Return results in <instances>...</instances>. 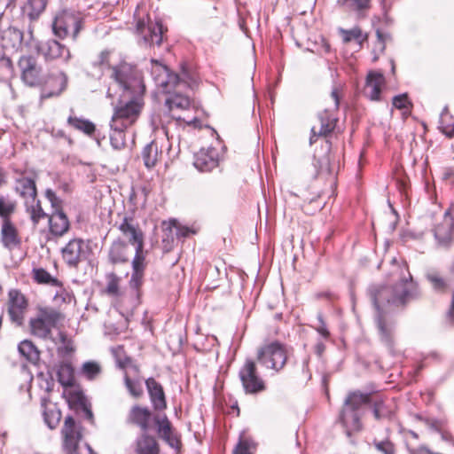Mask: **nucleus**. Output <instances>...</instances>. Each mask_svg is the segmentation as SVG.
I'll use <instances>...</instances> for the list:
<instances>
[{"label": "nucleus", "instance_id": "nucleus-18", "mask_svg": "<svg viewBox=\"0 0 454 454\" xmlns=\"http://www.w3.org/2000/svg\"><path fill=\"white\" fill-rule=\"evenodd\" d=\"M454 231V206L444 215L443 220L434 229V236L439 247H449L452 244Z\"/></svg>", "mask_w": 454, "mask_h": 454}, {"label": "nucleus", "instance_id": "nucleus-49", "mask_svg": "<svg viewBox=\"0 0 454 454\" xmlns=\"http://www.w3.org/2000/svg\"><path fill=\"white\" fill-rule=\"evenodd\" d=\"M114 356L115 357V361L119 368L122 370H126L128 365L131 364V357L126 356L124 353L123 348L119 346L116 348L113 349Z\"/></svg>", "mask_w": 454, "mask_h": 454}, {"label": "nucleus", "instance_id": "nucleus-10", "mask_svg": "<svg viewBox=\"0 0 454 454\" xmlns=\"http://www.w3.org/2000/svg\"><path fill=\"white\" fill-rule=\"evenodd\" d=\"M60 317L61 314L54 309H40L37 316L29 321L31 333L41 339H47L51 328L55 327Z\"/></svg>", "mask_w": 454, "mask_h": 454}, {"label": "nucleus", "instance_id": "nucleus-22", "mask_svg": "<svg viewBox=\"0 0 454 454\" xmlns=\"http://www.w3.org/2000/svg\"><path fill=\"white\" fill-rule=\"evenodd\" d=\"M151 419L152 412L148 408L134 405L127 416V423L137 426L142 433H145L150 429Z\"/></svg>", "mask_w": 454, "mask_h": 454}, {"label": "nucleus", "instance_id": "nucleus-23", "mask_svg": "<svg viewBox=\"0 0 454 454\" xmlns=\"http://www.w3.org/2000/svg\"><path fill=\"white\" fill-rule=\"evenodd\" d=\"M47 217L50 233L54 237H62L69 231L70 223L64 211H52Z\"/></svg>", "mask_w": 454, "mask_h": 454}, {"label": "nucleus", "instance_id": "nucleus-7", "mask_svg": "<svg viewBox=\"0 0 454 454\" xmlns=\"http://www.w3.org/2000/svg\"><path fill=\"white\" fill-rule=\"evenodd\" d=\"M288 357L286 346L279 341L266 343L257 349L258 363L269 370L280 372L286 365Z\"/></svg>", "mask_w": 454, "mask_h": 454}, {"label": "nucleus", "instance_id": "nucleus-37", "mask_svg": "<svg viewBox=\"0 0 454 454\" xmlns=\"http://www.w3.org/2000/svg\"><path fill=\"white\" fill-rule=\"evenodd\" d=\"M19 352L29 363L35 364L40 359V352L30 340H22L18 346Z\"/></svg>", "mask_w": 454, "mask_h": 454}, {"label": "nucleus", "instance_id": "nucleus-53", "mask_svg": "<svg viewBox=\"0 0 454 454\" xmlns=\"http://www.w3.org/2000/svg\"><path fill=\"white\" fill-rule=\"evenodd\" d=\"M318 324L315 326V330L321 335L322 338L327 340L330 337V333L327 329L326 324L324 320L323 314L318 312L317 315Z\"/></svg>", "mask_w": 454, "mask_h": 454}, {"label": "nucleus", "instance_id": "nucleus-45", "mask_svg": "<svg viewBox=\"0 0 454 454\" xmlns=\"http://www.w3.org/2000/svg\"><path fill=\"white\" fill-rule=\"evenodd\" d=\"M106 293L109 296L118 297L121 294L120 283L121 278L114 272H109L106 275Z\"/></svg>", "mask_w": 454, "mask_h": 454}, {"label": "nucleus", "instance_id": "nucleus-62", "mask_svg": "<svg viewBox=\"0 0 454 454\" xmlns=\"http://www.w3.org/2000/svg\"><path fill=\"white\" fill-rule=\"evenodd\" d=\"M442 178L454 182V168H445L442 172Z\"/></svg>", "mask_w": 454, "mask_h": 454}, {"label": "nucleus", "instance_id": "nucleus-24", "mask_svg": "<svg viewBox=\"0 0 454 454\" xmlns=\"http://www.w3.org/2000/svg\"><path fill=\"white\" fill-rule=\"evenodd\" d=\"M385 84V77L380 72H370L366 78L364 94L372 101L380 100L381 88Z\"/></svg>", "mask_w": 454, "mask_h": 454}, {"label": "nucleus", "instance_id": "nucleus-46", "mask_svg": "<svg viewBox=\"0 0 454 454\" xmlns=\"http://www.w3.org/2000/svg\"><path fill=\"white\" fill-rule=\"evenodd\" d=\"M34 279L39 284H45L51 286H59L61 288L60 282L53 278L47 270L44 269H35L33 270Z\"/></svg>", "mask_w": 454, "mask_h": 454}, {"label": "nucleus", "instance_id": "nucleus-38", "mask_svg": "<svg viewBox=\"0 0 454 454\" xmlns=\"http://www.w3.org/2000/svg\"><path fill=\"white\" fill-rule=\"evenodd\" d=\"M57 376L63 387H72L74 383V369L70 363H61L58 367Z\"/></svg>", "mask_w": 454, "mask_h": 454}, {"label": "nucleus", "instance_id": "nucleus-54", "mask_svg": "<svg viewBox=\"0 0 454 454\" xmlns=\"http://www.w3.org/2000/svg\"><path fill=\"white\" fill-rule=\"evenodd\" d=\"M374 446L377 450H379L380 452H382L383 454H395V453L394 444L388 440L375 442Z\"/></svg>", "mask_w": 454, "mask_h": 454}, {"label": "nucleus", "instance_id": "nucleus-44", "mask_svg": "<svg viewBox=\"0 0 454 454\" xmlns=\"http://www.w3.org/2000/svg\"><path fill=\"white\" fill-rule=\"evenodd\" d=\"M17 202L14 200L0 195V217L3 221L11 219V216L15 213Z\"/></svg>", "mask_w": 454, "mask_h": 454}, {"label": "nucleus", "instance_id": "nucleus-63", "mask_svg": "<svg viewBox=\"0 0 454 454\" xmlns=\"http://www.w3.org/2000/svg\"><path fill=\"white\" fill-rule=\"evenodd\" d=\"M314 350L318 356H321L325 350V345L323 341L319 340L316 343Z\"/></svg>", "mask_w": 454, "mask_h": 454}, {"label": "nucleus", "instance_id": "nucleus-5", "mask_svg": "<svg viewBox=\"0 0 454 454\" xmlns=\"http://www.w3.org/2000/svg\"><path fill=\"white\" fill-rule=\"evenodd\" d=\"M111 78L114 79L116 86L121 91L120 97L126 95L142 96L145 93V86L143 82L141 72L127 62H121L112 67Z\"/></svg>", "mask_w": 454, "mask_h": 454}, {"label": "nucleus", "instance_id": "nucleus-28", "mask_svg": "<svg viewBox=\"0 0 454 454\" xmlns=\"http://www.w3.org/2000/svg\"><path fill=\"white\" fill-rule=\"evenodd\" d=\"M108 259L112 264H121L129 261V246L123 240H114L108 252Z\"/></svg>", "mask_w": 454, "mask_h": 454}, {"label": "nucleus", "instance_id": "nucleus-12", "mask_svg": "<svg viewBox=\"0 0 454 454\" xmlns=\"http://www.w3.org/2000/svg\"><path fill=\"white\" fill-rule=\"evenodd\" d=\"M37 173L33 169L14 171V192L23 200L37 196Z\"/></svg>", "mask_w": 454, "mask_h": 454}, {"label": "nucleus", "instance_id": "nucleus-8", "mask_svg": "<svg viewBox=\"0 0 454 454\" xmlns=\"http://www.w3.org/2000/svg\"><path fill=\"white\" fill-rule=\"evenodd\" d=\"M82 19L79 12L64 10L55 17L52 23V31L60 39L71 35L75 40L82 28Z\"/></svg>", "mask_w": 454, "mask_h": 454}, {"label": "nucleus", "instance_id": "nucleus-14", "mask_svg": "<svg viewBox=\"0 0 454 454\" xmlns=\"http://www.w3.org/2000/svg\"><path fill=\"white\" fill-rule=\"evenodd\" d=\"M35 49L37 53L42 55L47 62L59 59L67 63L71 59L69 49L55 39L36 43Z\"/></svg>", "mask_w": 454, "mask_h": 454}, {"label": "nucleus", "instance_id": "nucleus-41", "mask_svg": "<svg viewBox=\"0 0 454 454\" xmlns=\"http://www.w3.org/2000/svg\"><path fill=\"white\" fill-rule=\"evenodd\" d=\"M370 403H372V413L376 420H380L391 417L392 411L385 403L383 398L378 397L374 400L371 398Z\"/></svg>", "mask_w": 454, "mask_h": 454}, {"label": "nucleus", "instance_id": "nucleus-16", "mask_svg": "<svg viewBox=\"0 0 454 454\" xmlns=\"http://www.w3.org/2000/svg\"><path fill=\"white\" fill-rule=\"evenodd\" d=\"M27 301L24 294L17 289H12L8 294L7 310L12 323L21 326L27 310Z\"/></svg>", "mask_w": 454, "mask_h": 454}, {"label": "nucleus", "instance_id": "nucleus-19", "mask_svg": "<svg viewBox=\"0 0 454 454\" xmlns=\"http://www.w3.org/2000/svg\"><path fill=\"white\" fill-rule=\"evenodd\" d=\"M137 30L145 44L160 45L162 43L164 29L160 20L153 21L149 18L147 23L140 20L137 22Z\"/></svg>", "mask_w": 454, "mask_h": 454}, {"label": "nucleus", "instance_id": "nucleus-26", "mask_svg": "<svg viewBox=\"0 0 454 454\" xmlns=\"http://www.w3.org/2000/svg\"><path fill=\"white\" fill-rule=\"evenodd\" d=\"M136 454H159L160 447L153 436L142 433L135 441Z\"/></svg>", "mask_w": 454, "mask_h": 454}, {"label": "nucleus", "instance_id": "nucleus-31", "mask_svg": "<svg viewBox=\"0 0 454 454\" xmlns=\"http://www.w3.org/2000/svg\"><path fill=\"white\" fill-rule=\"evenodd\" d=\"M26 212L29 215L31 221L35 225L38 224L40 220L46 218L48 215L42 207V203L37 196H33L24 200Z\"/></svg>", "mask_w": 454, "mask_h": 454}, {"label": "nucleus", "instance_id": "nucleus-52", "mask_svg": "<svg viewBox=\"0 0 454 454\" xmlns=\"http://www.w3.org/2000/svg\"><path fill=\"white\" fill-rule=\"evenodd\" d=\"M45 198L50 201L52 211H63L62 210V200L59 198L55 192L51 189H46Z\"/></svg>", "mask_w": 454, "mask_h": 454}, {"label": "nucleus", "instance_id": "nucleus-33", "mask_svg": "<svg viewBox=\"0 0 454 454\" xmlns=\"http://www.w3.org/2000/svg\"><path fill=\"white\" fill-rule=\"evenodd\" d=\"M48 2L49 0H27L23 7V12L30 22L39 19L41 14L44 12Z\"/></svg>", "mask_w": 454, "mask_h": 454}, {"label": "nucleus", "instance_id": "nucleus-2", "mask_svg": "<svg viewBox=\"0 0 454 454\" xmlns=\"http://www.w3.org/2000/svg\"><path fill=\"white\" fill-rule=\"evenodd\" d=\"M119 230L129 239V242L136 247V254L131 262L132 273L129 281L132 295V309H134L141 303L142 286L146 268L144 235L132 216H124L119 225Z\"/></svg>", "mask_w": 454, "mask_h": 454}, {"label": "nucleus", "instance_id": "nucleus-61", "mask_svg": "<svg viewBox=\"0 0 454 454\" xmlns=\"http://www.w3.org/2000/svg\"><path fill=\"white\" fill-rule=\"evenodd\" d=\"M376 35H377V38H378L379 49L382 51L385 49V42H386L387 38L388 37V35L384 34V33L380 32V30H377Z\"/></svg>", "mask_w": 454, "mask_h": 454}, {"label": "nucleus", "instance_id": "nucleus-17", "mask_svg": "<svg viewBox=\"0 0 454 454\" xmlns=\"http://www.w3.org/2000/svg\"><path fill=\"white\" fill-rule=\"evenodd\" d=\"M319 127L314 125L310 130L309 145L317 142L318 137H327L335 129L338 119L332 109H325L318 113Z\"/></svg>", "mask_w": 454, "mask_h": 454}, {"label": "nucleus", "instance_id": "nucleus-47", "mask_svg": "<svg viewBox=\"0 0 454 454\" xmlns=\"http://www.w3.org/2000/svg\"><path fill=\"white\" fill-rule=\"evenodd\" d=\"M101 366L95 361L85 362L81 368V374L89 380H93L101 373Z\"/></svg>", "mask_w": 454, "mask_h": 454}, {"label": "nucleus", "instance_id": "nucleus-20", "mask_svg": "<svg viewBox=\"0 0 454 454\" xmlns=\"http://www.w3.org/2000/svg\"><path fill=\"white\" fill-rule=\"evenodd\" d=\"M61 432L64 438L63 446L67 453L76 454L78 442L82 439V433L77 428L72 416H67L65 419Z\"/></svg>", "mask_w": 454, "mask_h": 454}, {"label": "nucleus", "instance_id": "nucleus-34", "mask_svg": "<svg viewBox=\"0 0 454 454\" xmlns=\"http://www.w3.org/2000/svg\"><path fill=\"white\" fill-rule=\"evenodd\" d=\"M47 403L48 399L42 398L41 405L43 408V419L49 428L54 429L60 421L61 412L56 406L47 407Z\"/></svg>", "mask_w": 454, "mask_h": 454}, {"label": "nucleus", "instance_id": "nucleus-15", "mask_svg": "<svg viewBox=\"0 0 454 454\" xmlns=\"http://www.w3.org/2000/svg\"><path fill=\"white\" fill-rule=\"evenodd\" d=\"M64 262L72 268L88 258L89 246L82 239H73L61 250Z\"/></svg>", "mask_w": 454, "mask_h": 454}, {"label": "nucleus", "instance_id": "nucleus-48", "mask_svg": "<svg viewBox=\"0 0 454 454\" xmlns=\"http://www.w3.org/2000/svg\"><path fill=\"white\" fill-rule=\"evenodd\" d=\"M154 422L157 425V433L160 438L174 432L171 423L166 416L162 418L155 417Z\"/></svg>", "mask_w": 454, "mask_h": 454}, {"label": "nucleus", "instance_id": "nucleus-40", "mask_svg": "<svg viewBox=\"0 0 454 454\" xmlns=\"http://www.w3.org/2000/svg\"><path fill=\"white\" fill-rule=\"evenodd\" d=\"M124 385L129 395L135 398L142 396L144 390L142 381L139 377L131 378L129 372H124Z\"/></svg>", "mask_w": 454, "mask_h": 454}, {"label": "nucleus", "instance_id": "nucleus-25", "mask_svg": "<svg viewBox=\"0 0 454 454\" xmlns=\"http://www.w3.org/2000/svg\"><path fill=\"white\" fill-rule=\"evenodd\" d=\"M145 385L153 408L158 411L164 410L167 403L162 386L153 378H148Z\"/></svg>", "mask_w": 454, "mask_h": 454}, {"label": "nucleus", "instance_id": "nucleus-55", "mask_svg": "<svg viewBox=\"0 0 454 454\" xmlns=\"http://www.w3.org/2000/svg\"><path fill=\"white\" fill-rule=\"evenodd\" d=\"M392 103L397 109H408L411 106V102L408 99L407 94L395 96Z\"/></svg>", "mask_w": 454, "mask_h": 454}, {"label": "nucleus", "instance_id": "nucleus-36", "mask_svg": "<svg viewBox=\"0 0 454 454\" xmlns=\"http://www.w3.org/2000/svg\"><path fill=\"white\" fill-rule=\"evenodd\" d=\"M338 32L345 43L354 41L358 45L362 46L363 43L367 40V35L364 34L359 27H354L351 29L340 27Z\"/></svg>", "mask_w": 454, "mask_h": 454}, {"label": "nucleus", "instance_id": "nucleus-13", "mask_svg": "<svg viewBox=\"0 0 454 454\" xmlns=\"http://www.w3.org/2000/svg\"><path fill=\"white\" fill-rule=\"evenodd\" d=\"M21 81L28 87H37L44 73L37 59L33 56L23 55L18 61Z\"/></svg>", "mask_w": 454, "mask_h": 454}, {"label": "nucleus", "instance_id": "nucleus-32", "mask_svg": "<svg viewBox=\"0 0 454 454\" xmlns=\"http://www.w3.org/2000/svg\"><path fill=\"white\" fill-rule=\"evenodd\" d=\"M4 46L19 49L24 45V32L15 27H9L3 35Z\"/></svg>", "mask_w": 454, "mask_h": 454}, {"label": "nucleus", "instance_id": "nucleus-30", "mask_svg": "<svg viewBox=\"0 0 454 454\" xmlns=\"http://www.w3.org/2000/svg\"><path fill=\"white\" fill-rule=\"evenodd\" d=\"M187 88L176 87L171 88L169 97L166 99V105L169 110L173 109H188L191 106V100L188 96H184L182 92Z\"/></svg>", "mask_w": 454, "mask_h": 454}, {"label": "nucleus", "instance_id": "nucleus-64", "mask_svg": "<svg viewBox=\"0 0 454 454\" xmlns=\"http://www.w3.org/2000/svg\"><path fill=\"white\" fill-rule=\"evenodd\" d=\"M128 370H130L134 373L135 377H138L137 375L139 373V367L136 364H134L132 360L131 364L128 365V368L125 370V372L127 371L129 372Z\"/></svg>", "mask_w": 454, "mask_h": 454}, {"label": "nucleus", "instance_id": "nucleus-9", "mask_svg": "<svg viewBox=\"0 0 454 454\" xmlns=\"http://www.w3.org/2000/svg\"><path fill=\"white\" fill-rule=\"evenodd\" d=\"M239 378L246 394L256 395L266 389V383L259 375L255 362L247 358L239 371Z\"/></svg>", "mask_w": 454, "mask_h": 454}, {"label": "nucleus", "instance_id": "nucleus-6", "mask_svg": "<svg viewBox=\"0 0 454 454\" xmlns=\"http://www.w3.org/2000/svg\"><path fill=\"white\" fill-rule=\"evenodd\" d=\"M141 96L126 95L121 97L123 99L114 107V113L111 120V129H126L138 118L143 104Z\"/></svg>", "mask_w": 454, "mask_h": 454}, {"label": "nucleus", "instance_id": "nucleus-57", "mask_svg": "<svg viewBox=\"0 0 454 454\" xmlns=\"http://www.w3.org/2000/svg\"><path fill=\"white\" fill-rule=\"evenodd\" d=\"M161 439L164 440L173 449H179L180 447V440L174 432L167 434V436H164Z\"/></svg>", "mask_w": 454, "mask_h": 454}, {"label": "nucleus", "instance_id": "nucleus-58", "mask_svg": "<svg viewBox=\"0 0 454 454\" xmlns=\"http://www.w3.org/2000/svg\"><path fill=\"white\" fill-rule=\"evenodd\" d=\"M332 100L333 101V109L338 110L340 106V100L341 98V90L339 87H334L332 90L331 95H330Z\"/></svg>", "mask_w": 454, "mask_h": 454}, {"label": "nucleus", "instance_id": "nucleus-50", "mask_svg": "<svg viewBox=\"0 0 454 454\" xmlns=\"http://www.w3.org/2000/svg\"><path fill=\"white\" fill-rule=\"evenodd\" d=\"M112 133L110 135V142L112 146L114 149H121L125 145V129H112Z\"/></svg>", "mask_w": 454, "mask_h": 454}, {"label": "nucleus", "instance_id": "nucleus-3", "mask_svg": "<svg viewBox=\"0 0 454 454\" xmlns=\"http://www.w3.org/2000/svg\"><path fill=\"white\" fill-rule=\"evenodd\" d=\"M371 403V393L352 391L345 398L339 415V421L349 436L352 433L363 428L362 418L365 413V406Z\"/></svg>", "mask_w": 454, "mask_h": 454}, {"label": "nucleus", "instance_id": "nucleus-42", "mask_svg": "<svg viewBox=\"0 0 454 454\" xmlns=\"http://www.w3.org/2000/svg\"><path fill=\"white\" fill-rule=\"evenodd\" d=\"M67 122L75 129L82 131L89 136L92 135L96 129L94 123L87 119L78 118L76 116H69Z\"/></svg>", "mask_w": 454, "mask_h": 454}, {"label": "nucleus", "instance_id": "nucleus-4", "mask_svg": "<svg viewBox=\"0 0 454 454\" xmlns=\"http://www.w3.org/2000/svg\"><path fill=\"white\" fill-rule=\"evenodd\" d=\"M151 74L155 83L164 93H170L171 88H191L196 82L195 74L184 65L179 74L171 73L168 67L157 60L151 61Z\"/></svg>", "mask_w": 454, "mask_h": 454}, {"label": "nucleus", "instance_id": "nucleus-43", "mask_svg": "<svg viewBox=\"0 0 454 454\" xmlns=\"http://www.w3.org/2000/svg\"><path fill=\"white\" fill-rule=\"evenodd\" d=\"M255 443L245 432L239 434V440L233 450V454H253Z\"/></svg>", "mask_w": 454, "mask_h": 454}, {"label": "nucleus", "instance_id": "nucleus-35", "mask_svg": "<svg viewBox=\"0 0 454 454\" xmlns=\"http://www.w3.org/2000/svg\"><path fill=\"white\" fill-rule=\"evenodd\" d=\"M160 155L161 152L159 149L158 144L154 141H152L150 144L145 146L142 152V158L145 166L148 168L154 167Z\"/></svg>", "mask_w": 454, "mask_h": 454}, {"label": "nucleus", "instance_id": "nucleus-29", "mask_svg": "<svg viewBox=\"0 0 454 454\" xmlns=\"http://www.w3.org/2000/svg\"><path fill=\"white\" fill-rule=\"evenodd\" d=\"M427 281L430 284L432 289L436 293H446L450 288V281L442 276L439 270L429 268L425 273Z\"/></svg>", "mask_w": 454, "mask_h": 454}, {"label": "nucleus", "instance_id": "nucleus-51", "mask_svg": "<svg viewBox=\"0 0 454 454\" xmlns=\"http://www.w3.org/2000/svg\"><path fill=\"white\" fill-rule=\"evenodd\" d=\"M110 54L111 52L107 50L102 51L93 61V66L98 67L101 71L110 68Z\"/></svg>", "mask_w": 454, "mask_h": 454}, {"label": "nucleus", "instance_id": "nucleus-59", "mask_svg": "<svg viewBox=\"0 0 454 454\" xmlns=\"http://www.w3.org/2000/svg\"><path fill=\"white\" fill-rule=\"evenodd\" d=\"M34 41V27L31 24H29L27 34H24V45L27 47H32Z\"/></svg>", "mask_w": 454, "mask_h": 454}, {"label": "nucleus", "instance_id": "nucleus-27", "mask_svg": "<svg viewBox=\"0 0 454 454\" xmlns=\"http://www.w3.org/2000/svg\"><path fill=\"white\" fill-rule=\"evenodd\" d=\"M1 241L4 247L8 249H12L20 243L18 230L11 219H6L2 223Z\"/></svg>", "mask_w": 454, "mask_h": 454}, {"label": "nucleus", "instance_id": "nucleus-1", "mask_svg": "<svg viewBox=\"0 0 454 454\" xmlns=\"http://www.w3.org/2000/svg\"><path fill=\"white\" fill-rule=\"evenodd\" d=\"M419 296L418 285L413 281L407 268L401 270L399 281L395 285L371 290L380 340L389 350L394 347V325L387 321L385 313L395 308L403 307Z\"/></svg>", "mask_w": 454, "mask_h": 454}, {"label": "nucleus", "instance_id": "nucleus-60", "mask_svg": "<svg viewBox=\"0 0 454 454\" xmlns=\"http://www.w3.org/2000/svg\"><path fill=\"white\" fill-rule=\"evenodd\" d=\"M176 123L179 125H181L184 122L188 126H193V127H196L200 123V120L196 117L186 120L185 118L178 116L176 118Z\"/></svg>", "mask_w": 454, "mask_h": 454}, {"label": "nucleus", "instance_id": "nucleus-21", "mask_svg": "<svg viewBox=\"0 0 454 454\" xmlns=\"http://www.w3.org/2000/svg\"><path fill=\"white\" fill-rule=\"evenodd\" d=\"M218 151L214 147L202 148L194 154V167L200 172H209L218 166Z\"/></svg>", "mask_w": 454, "mask_h": 454}, {"label": "nucleus", "instance_id": "nucleus-11", "mask_svg": "<svg viewBox=\"0 0 454 454\" xmlns=\"http://www.w3.org/2000/svg\"><path fill=\"white\" fill-rule=\"evenodd\" d=\"M67 86V76L64 72L44 74L41 84L37 86L41 90L40 99L59 97Z\"/></svg>", "mask_w": 454, "mask_h": 454}, {"label": "nucleus", "instance_id": "nucleus-56", "mask_svg": "<svg viewBox=\"0 0 454 454\" xmlns=\"http://www.w3.org/2000/svg\"><path fill=\"white\" fill-rule=\"evenodd\" d=\"M171 223L176 229V235L177 238H186L190 234L194 233L191 228L178 224L176 220L171 221Z\"/></svg>", "mask_w": 454, "mask_h": 454}, {"label": "nucleus", "instance_id": "nucleus-39", "mask_svg": "<svg viewBox=\"0 0 454 454\" xmlns=\"http://www.w3.org/2000/svg\"><path fill=\"white\" fill-rule=\"evenodd\" d=\"M337 4L351 12H355L358 16H363L371 7V0H338Z\"/></svg>", "mask_w": 454, "mask_h": 454}]
</instances>
